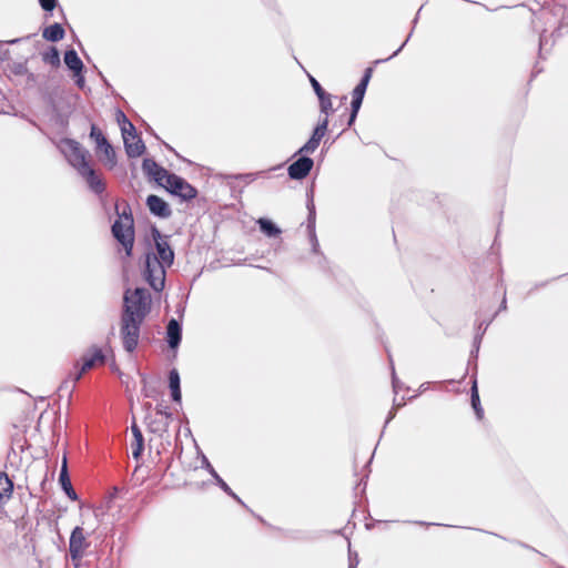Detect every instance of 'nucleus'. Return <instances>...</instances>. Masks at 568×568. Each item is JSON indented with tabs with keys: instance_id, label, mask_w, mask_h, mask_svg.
Returning a JSON list of instances; mask_svg holds the SVG:
<instances>
[{
	"instance_id": "nucleus-36",
	"label": "nucleus",
	"mask_w": 568,
	"mask_h": 568,
	"mask_svg": "<svg viewBox=\"0 0 568 568\" xmlns=\"http://www.w3.org/2000/svg\"><path fill=\"white\" fill-rule=\"evenodd\" d=\"M21 39H13V40H9V41H0V62H3L8 59L9 57V50L4 48V44L6 43H9V44H14V43H18Z\"/></svg>"
},
{
	"instance_id": "nucleus-41",
	"label": "nucleus",
	"mask_w": 568,
	"mask_h": 568,
	"mask_svg": "<svg viewBox=\"0 0 568 568\" xmlns=\"http://www.w3.org/2000/svg\"><path fill=\"white\" fill-rule=\"evenodd\" d=\"M363 98H358V97H352V102H351V111L352 112H356L358 113L361 106H362V103H363Z\"/></svg>"
},
{
	"instance_id": "nucleus-54",
	"label": "nucleus",
	"mask_w": 568,
	"mask_h": 568,
	"mask_svg": "<svg viewBox=\"0 0 568 568\" xmlns=\"http://www.w3.org/2000/svg\"><path fill=\"white\" fill-rule=\"evenodd\" d=\"M404 405V402L403 399L402 400H397L396 398H394V407H402Z\"/></svg>"
},
{
	"instance_id": "nucleus-26",
	"label": "nucleus",
	"mask_w": 568,
	"mask_h": 568,
	"mask_svg": "<svg viewBox=\"0 0 568 568\" xmlns=\"http://www.w3.org/2000/svg\"><path fill=\"white\" fill-rule=\"evenodd\" d=\"M13 490V483L4 471L0 473V501L9 498Z\"/></svg>"
},
{
	"instance_id": "nucleus-21",
	"label": "nucleus",
	"mask_w": 568,
	"mask_h": 568,
	"mask_svg": "<svg viewBox=\"0 0 568 568\" xmlns=\"http://www.w3.org/2000/svg\"><path fill=\"white\" fill-rule=\"evenodd\" d=\"M148 420V429L150 433H153L155 435H159L160 437H163V435L168 432L170 423L166 419L162 418H151L150 416L146 417Z\"/></svg>"
},
{
	"instance_id": "nucleus-53",
	"label": "nucleus",
	"mask_w": 568,
	"mask_h": 568,
	"mask_svg": "<svg viewBox=\"0 0 568 568\" xmlns=\"http://www.w3.org/2000/svg\"><path fill=\"white\" fill-rule=\"evenodd\" d=\"M545 39H546V38H545V34H544V33H542V34H540V37H539V50H540V51H541V48H542V45H544V43H545Z\"/></svg>"
},
{
	"instance_id": "nucleus-25",
	"label": "nucleus",
	"mask_w": 568,
	"mask_h": 568,
	"mask_svg": "<svg viewBox=\"0 0 568 568\" xmlns=\"http://www.w3.org/2000/svg\"><path fill=\"white\" fill-rule=\"evenodd\" d=\"M470 402H471V406L475 410V414L477 416L478 419H481L483 418V415H484V409L480 405V399H479V394H478V388H477V381L474 379L473 381V385H471V388H470Z\"/></svg>"
},
{
	"instance_id": "nucleus-59",
	"label": "nucleus",
	"mask_w": 568,
	"mask_h": 568,
	"mask_svg": "<svg viewBox=\"0 0 568 568\" xmlns=\"http://www.w3.org/2000/svg\"><path fill=\"white\" fill-rule=\"evenodd\" d=\"M346 100H347V97H346V95H344V97H342V98H341V101H342V102H344V101H346Z\"/></svg>"
},
{
	"instance_id": "nucleus-2",
	"label": "nucleus",
	"mask_w": 568,
	"mask_h": 568,
	"mask_svg": "<svg viewBox=\"0 0 568 568\" xmlns=\"http://www.w3.org/2000/svg\"><path fill=\"white\" fill-rule=\"evenodd\" d=\"M123 302L122 314H131L134 318L144 321L150 312L151 295L143 287H136L133 292L126 290Z\"/></svg>"
},
{
	"instance_id": "nucleus-46",
	"label": "nucleus",
	"mask_w": 568,
	"mask_h": 568,
	"mask_svg": "<svg viewBox=\"0 0 568 568\" xmlns=\"http://www.w3.org/2000/svg\"><path fill=\"white\" fill-rule=\"evenodd\" d=\"M115 209H116V213H118V215H119V219H118V220H121V221H123V222H126V216L129 217V210L126 209V204L124 205V207H123V210H122V212H121V213L119 212V207H118V205L115 206Z\"/></svg>"
},
{
	"instance_id": "nucleus-5",
	"label": "nucleus",
	"mask_w": 568,
	"mask_h": 568,
	"mask_svg": "<svg viewBox=\"0 0 568 568\" xmlns=\"http://www.w3.org/2000/svg\"><path fill=\"white\" fill-rule=\"evenodd\" d=\"M89 136L95 143V153L100 161L109 169L114 168L116 164L115 151L101 129L94 123L91 124Z\"/></svg>"
},
{
	"instance_id": "nucleus-28",
	"label": "nucleus",
	"mask_w": 568,
	"mask_h": 568,
	"mask_svg": "<svg viewBox=\"0 0 568 568\" xmlns=\"http://www.w3.org/2000/svg\"><path fill=\"white\" fill-rule=\"evenodd\" d=\"M215 485H217L225 494H227L230 497H232L236 503L242 505L243 507L247 508V506L244 504V501L232 490V488L224 481V479L217 475L214 478Z\"/></svg>"
},
{
	"instance_id": "nucleus-35",
	"label": "nucleus",
	"mask_w": 568,
	"mask_h": 568,
	"mask_svg": "<svg viewBox=\"0 0 568 568\" xmlns=\"http://www.w3.org/2000/svg\"><path fill=\"white\" fill-rule=\"evenodd\" d=\"M155 415L158 418L166 419L169 423L172 419V413L169 410L168 407H164L162 405H158L155 407Z\"/></svg>"
},
{
	"instance_id": "nucleus-11",
	"label": "nucleus",
	"mask_w": 568,
	"mask_h": 568,
	"mask_svg": "<svg viewBox=\"0 0 568 568\" xmlns=\"http://www.w3.org/2000/svg\"><path fill=\"white\" fill-rule=\"evenodd\" d=\"M150 213L159 219H169L172 215V210L168 202L155 194H150L145 200Z\"/></svg>"
},
{
	"instance_id": "nucleus-49",
	"label": "nucleus",
	"mask_w": 568,
	"mask_h": 568,
	"mask_svg": "<svg viewBox=\"0 0 568 568\" xmlns=\"http://www.w3.org/2000/svg\"><path fill=\"white\" fill-rule=\"evenodd\" d=\"M357 114L358 113H356V112L354 113V112L351 111L349 118H348V122H347V126H352L353 125V123L355 122V120L357 118Z\"/></svg>"
},
{
	"instance_id": "nucleus-10",
	"label": "nucleus",
	"mask_w": 568,
	"mask_h": 568,
	"mask_svg": "<svg viewBox=\"0 0 568 568\" xmlns=\"http://www.w3.org/2000/svg\"><path fill=\"white\" fill-rule=\"evenodd\" d=\"M291 163L287 168V174L292 180H303L305 179L314 166V161L312 158L307 155H302Z\"/></svg>"
},
{
	"instance_id": "nucleus-13",
	"label": "nucleus",
	"mask_w": 568,
	"mask_h": 568,
	"mask_svg": "<svg viewBox=\"0 0 568 568\" xmlns=\"http://www.w3.org/2000/svg\"><path fill=\"white\" fill-rule=\"evenodd\" d=\"M79 174L85 180L89 189L93 193L100 195L105 191V182L91 165L80 171Z\"/></svg>"
},
{
	"instance_id": "nucleus-7",
	"label": "nucleus",
	"mask_w": 568,
	"mask_h": 568,
	"mask_svg": "<svg viewBox=\"0 0 568 568\" xmlns=\"http://www.w3.org/2000/svg\"><path fill=\"white\" fill-rule=\"evenodd\" d=\"M84 529L80 526L73 528L69 540V555L75 568L80 566L84 551L89 548Z\"/></svg>"
},
{
	"instance_id": "nucleus-1",
	"label": "nucleus",
	"mask_w": 568,
	"mask_h": 568,
	"mask_svg": "<svg viewBox=\"0 0 568 568\" xmlns=\"http://www.w3.org/2000/svg\"><path fill=\"white\" fill-rule=\"evenodd\" d=\"M155 253H146L143 277L155 292L165 286L166 268L174 262V251L169 244V236L163 235L156 226L151 227Z\"/></svg>"
},
{
	"instance_id": "nucleus-3",
	"label": "nucleus",
	"mask_w": 568,
	"mask_h": 568,
	"mask_svg": "<svg viewBox=\"0 0 568 568\" xmlns=\"http://www.w3.org/2000/svg\"><path fill=\"white\" fill-rule=\"evenodd\" d=\"M59 149L65 156L68 163L74 168L78 173L90 166V153L78 141L64 138L60 141Z\"/></svg>"
},
{
	"instance_id": "nucleus-24",
	"label": "nucleus",
	"mask_w": 568,
	"mask_h": 568,
	"mask_svg": "<svg viewBox=\"0 0 568 568\" xmlns=\"http://www.w3.org/2000/svg\"><path fill=\"white\" fill-rule=\"evenodd\" d=\"M372 74H373V69L372 68H367L364 71V74H363L362 79L359 80L357 85L354 88L352 95L364 99L367 85H368L369 80L372 78Z\"/></svg>"
},
{
	"instance_id": "nucleus-18",
	"label": "nucleus",
	"mask_w": 568,
	"mask_h": 568,
	"mask_svg": "<svg viewBox=\"0 0 568 568\" xmlns=\"http://www.w3.org/2000/svg\"><path fill=\"white\" fill-rule=\"evenodd\" d=\"M64 64L72 73L83 72L84 64L82 60L79 58L77 51L74 49H68L64 52Z\"/></svg>"
},
{
	"instance_id": "nucleus-19",
	"label": "nucleus",
	"mask_w": 568,
	"mask_h": 568,
	"mask_svg": "<svg viewBox=\"0 0 568 568\" xmlns=\"http://www.w3.org/2000/svg\"><path fill=\"white\" fill-rule=\"evenodd\" d=\"M118 121L121 125L123 142H126V140L129 141V139L136 138L138 133L135 126L128 120L125 114L121 111L119 112Z\"/></svg>"
},
{
	"instance_id": "nucleus-52",
	"label": "nucleus",
	"mask_w": 568,
	"mask_h": 568,
	"mask_svg": "<svg viewBox=\"0 0 568 568\" xmlns=\"http://www.w3.org/2000/svg\"><path fill=\"white\" fill-rule=\"evenodd\" d=\"M490 322H491V320H490L489 322H485V321L480 322V323L478 324V326H477V331H476V332H483V331H484L485 325H486V324H488V325H489V324H490Z\"/></svg>"
},
{
	"instance_id": "nucleus-30",
	"label": "nucleus",
	"mask_w": 568,
	"mask_h": 568,
	"mask_svg": "<svg viewBox=\"0 0 568 568\" xmlns=\"http://www.w3.org/2000/svg\"><path fill=\"white\" fill-rule=\"evenodd\" d=\"M320 101V111L321 113H324L327 118L334 113L333 104H332V95L329 93H325L322 97L318 98Z\"/></svg>"
},
{
	"instance_id": "nucleus-48",
	"label": "nucleus",
	"mask_w": 568,
	"mask_h": 568,
	"mask_svg": "<svg viewBox=\"0 0 568 568\" xmlns=\"http://www.w3.org/2000/svg\"><path fill=\"white\" fill-rule=\"evenodd\" d=\"M395 415H396V408H395V407H393V408L390 409V412L388 413V416H387V418H386V420H385L384 428H385V427H386V425H387V424H388V423H389V422L395 417Z\"/></svg>"
},
{
	"instance_id": "nucleus-34",
	"label": "nucleus",
	"mask_w": 568,
	"mask_h": 568,
	"mask_svg": "<svg viewBox=\"0 0 568 568\" xmlns=\"http://www.w3.org/2000/svg\"><path fill=\"white\" fill-rule=\"evenodd\" d=\"M318 143L310 138L307 142L298 149L296 154L306 155L308 153H313L318 148Z\"/></svg>"
},
{
	"instance_id": "nucleus-33",
	"label": "nucleus",
	"mask_w": 568,
	"mask_h": 568,
	"mask_svg": "<svg viewBox=\"0 0 568 568\" xmlns=\"http://www.w3.org/2000/svg\"><path fill=\"white\" fill-rule=\"evenodd\" d=\"M158 168L159 164L153 159L146 158L142 162V170L149 176H152V174L156 171Z\"/></svg>"
},
{
	"instance_id": "nucleus-44",
	"label": "nucleus",
	"mask_w": 568,
	"mask_h": 568,
	"mask_svg": "<svg viewBox=\"0 0 568 568\" xmlns=\"http://www.w3.org/2000/svg\"><path fill=\"white\" fill-rule=\"evenodd\" d=\"M74 82L78 88L83 89L85 84V79L83 72L73 73Z\"/></svg>"
},
{
	"instance_id": "nucleus-12",
	"label": "nucleus",
	"mask_w": 568,
	"mask_h": 568,
	"mask_svg": "<svg viewBox=\"0 0 568 568\" xmlns=\"http://www.w3.org/2000/svg\"><path fill=\"white\" fill-rule=\"evenodd\" d=\"M82 366L81 368L73 375V382H78L81 379L82 375L92 369L97 363L103 364L105 361V356L100 348H93V352L89 355H84L82 357Z\"/></svg>"
},
{
	"instance_id": "nucleus-16",
	"label": "nucleus",
	"mask_w": 568,
	"mask_h": 568,
	"mask_svg": "<svg viewBox=\"0 0 568 568\" xmlns=\"http://www.w3.org/2000/svg\"><path fill=\"white\" fill-rule=\"evenodd\" d=\"M131 432H132V435L134 437V440L131 444L132 457L135 460H139L140 457L142 456L143 450H144V437H143V434H142L140 427L136 425L135 422H133L132 425H131Z\"/></svg>"
},
{
	"instance_id": "nucleus-42",
	"label": "nucleus",
	"mask_w": 568,
	"mask_h": 568,
	"mask_svg": "<svg viewBox=\"0 0 568 568\" xmlns=\"http://www.w3.org/2000/svg\"><path fill=\"white\" fill-rule=\"evenodd\" d=\"M257 175L258 173L237 174L235 175V179L243 180L245 183H251L256 179Z\"/></svg>"
},
{
	"instance_id": "nucleus-15",
	"label": "nucleus",
	"mask_w": 568,
	"mask_h": 568,
	"mask_svg": "<svg viewBox=\"0 0 568 568\" xmlns=\"http://www.w3.org/2000/svg\"><path fill=\"white\" fill-rule=\"evenodd\" d=\"M59 483H60L63 491L67 494V496L71 500H77L78 499V495L74 491V489L72 487V484H71V480H70V477H69L68 463H67V457L65 456L63 457V460H62V465H61V469H60V474H59Z\"/></svg>"
},
{
	"instance_id": "nucleus-55",
	"label": "nucleus",
	"mask_w": 568,
	"mask_h": 568,
	"mask_svg": "<svg viewBox=\"0 0 568 568\" xmlns=\"http://www.w3.org/2000/svg\"><path fill=\"white\" fill-rule=\"evenodd\" d=\"M414 524L420 525V526H429L430 525L429 523H426V521H414Z\"/></svg>"
},
{
	"instance_id": "nucleus-4",
	"label": "nucleus",
	"mask_w": 568,
	"mask_h": 568,
	"mask_svg": "<svg viewBox=\"0 0 568 568\" xmlns=\"http://www.w3.org/2000/svg\"><path fill=\"white\" fill-rule=\"evenodd\" d=\"M126 209L129 210V217L126 216V222L115 220L112 224L111 231L113 237L123 246L126 256H131L134 244V225L131 207L128 203Z\"/></svg>"
},
{
	"instance_id": "nucleus-50",
	"label": "nucleus",
	"mask_w": 568,
	"mask_h": 568,
	"mask_svg": "<svg viewBox=\"0 0 568 568\" xmlns=\"http://www.w3.org/2000/svg\"><path fill=\"white\" fill-rule=\"evenodd\" d=\"M506 308H507V300H506V296L504 295L503 301L499 305L498 312L505 311Z\"/></svg>"
},
{
	"instance_id": "nucleus-9",
	"label": "nucleus",
	"mask_w": 568,
	"mask_h": 568,
	"mask_svg": "<svg viewBox=\"0 0 568 568\" xmlns=\"http://www.w3.org/2000/svg\"><path fill=\"white\" fill-rule=\"evenodd\" d=\"M307 195V202H306V209L308 212L307 215V233L308 239L312 245V252L315 254L320 253V243L316 236L315 232V222H316V211H315V204H314V196L313 191L306 193Z\"/></svg>"
},
{
	"instance_id": "nucleus-47",
	"label": "nucleus",
	"mask_w": 568,
	"mask_h": 568,
	"mask_svg": "<svg viewBox=\"0 0 568 568\" xmlns=\"http://www.w3.org/2000/svg\"><path fill=\"white\" fill-rule=\"evenodd\" d=\"M358 565L357 555L355 554L354 557H352V554L349 552V566L348 568H356Z\"/></svg>"
},
{
	"instance_id": "nucleus-31",
	"label": "nucleus",
	"mask_w": 568,
	"mask_h": 568,
	"mask_svg": "<svg viewBox=\"0 0 568 568\" xmlns=\"http://www.w3.org/2000/svg\"><path fill=\"white\" fill-rule=\"evenodd\" d=\"M173 173L169 172L164 168L160 166L156 169V171L152 174V179L160 185L165 187V184L169 183L170 176Z\"/></svg>"
},
{
	"instance_id": "nucleus-56",
	"label": "nucleus",
	"mask_w": 568,
	"mask_h": 568,
	"mask_svg": "<svg viewBox=\"0 0 568 568\" xmlns=\"http://www.w3.org/2000/svg\"><path fill=\"white\" fill-rule=\"evenodd\" d=\"M518 544H519L521 547H524V548L531 549V550L536 551L532 547H530V546H528V545H526V544H524V542H518Z\"/></svg>"
},
{
	"instance_id": "nucleus-51",
	"label": "nucleus",
	"mask_w": 568,
	"mask_h": 568,
	"mask_svg": "<svg viewBox=\"0 0 568 568\" xmlns=\"http://www.w3.org/2000/svg\"><path fill=\"white\" fill-rule=\"evenodd\" d=\"M24 71H26V67H24L23 64H21V63H20V64H18V65L16 67V70H14V72H16L17 74H22Z\"/></svg>"
},
{
	"instance_id": "nucleus-32",
	"label": "nucleus",
	"mask_w": 568,
	"mask_h": 568,
	"mask_svg": "<svg viewBox=\"0 0 568 568\" xmlns=\"http://www.w3.org/2000/svg\"><path fill=\"white\" fill-rule=\"evenodd\" d=\"M487 327H488V324L485 325L483 332H476V334H475L474 342H473V351L470 353V356L474 357V358H477V355H478V352H479V347H480V343H481V338H483Z\"/></svg>"
},
{
	"instance_id": "nucleus-27",
	"label": "nucleus",
	"mask_w": 568,
	"mask_h": 568,
	"mask_svg": "<svg viewBox=\"0 0 568 568\" xmlns=\"http://www.w3.org/2000/svg\"><path fill=\"white\" fill-rule=\"evenodd\" d=\"M42 60L44 63L58 68L61 63L59 50L55 47H50L49 50L42 53Z\"/></svg>"
},
{
	"instance_id": "nucleus-23",
	"label": "nucleus",
	"mask_w": 568,
	"mask_h": 568,
	"mask_svg": "<svg viewBox=\"0 0 568 568\" xmlns=\"http://www.w3.org/2000/svg\"><path fill=\"white\" fill-rule=\"evenodd\" d=\"M262 233L268 237H275L281 234V229L271 220L262 217L257 221Z\"/></svg>"
},
{
	"instance_id": "nucleus-29",
	"label": "nucleus",
	"mask_w": 568,
	"mask_h": 568,
	"mask_svg": "<svg viewBox=\"0 0 568 568\" xmlns=\"http://www.w3.org/2000/svg\"><path fill=\"white\" fill-rule=\"evenodd\" d=\"M328 119L327 118H324L322 119L318 124L314 128L313 130V133L311 135V138L316 142V143H321V140L324 138V135L326 134L327 132V128H328Z\"/></svg>"
},
{
	"instance_id": "nucleus-39",
	"label": "nucleus",
	"mask_w": 568,
	"mask_h": 568,
	"mask_svg": "<svg viewBox=\"0 0 568 568\" xmlns=\"http://www.w3.org/2000/svg\"><path fill=\"white\" fill-rule=\"evenodd\" d=\"M202 468L206 469L213 479L219 475L205 455H202Z\"/></svg>"
},
{
	"instance_id": "nucleus-22",
	"label": "nucleus",
	"mask_w": 568,
	"mask_h": 568,
	"mask_svg": "<svg viewBox=\"0 0 568 568\" xmlns=\"http://www.w3.org/2000/svg\"><path fill=\"white\" fill-rule=\"evenodd\" d=\"M64 29L63 27L55 22L49 27H47L43 32H42V37L47 40V41H50V42H58L60 40L63 39L64 37Z\"/></svg>"
},
{
	"instance_id": "nucleus-58",
	"label": "nucleus",
	"mask_w": 568,
	"mask_h": 568,
	"mask_svg": "<svg viewBox=\"0 0 568 568\" xmlns=\"http://www.w3.org/2000/svg\"><path fill=\"white\" fill-rule=\"evenodd\" d=\"M140 376L142 378V382L145 383L146 382V376L144 374H141V373H140Z\"/></svg>"
},
{
	"instance_id": "nucleus-40",
	"label": "nucleus",
	"mask_w": 568,
	"mask_h": 568,
	"mask_svg": "<svg viewBox=\"0 0 568 568\" xmlns=\"http://www.w3.org/2000/svg\"><path fill=\"white\" fill-rule=\"evenodd\" d=\"M39 3L44 11L51 12L57 7L58 1L57 0H39Z\"/></svg>"
},
{
	"instance_id": "nucleus-17",
	"label": "nucleus",
	"mask_w": 568,
	"mask_h": 568,
	"mask_svg": "<svg viewBox=\"0 0 568 568\" xmlns=\"http://www.w3.org/2000/svg\"><path fill=\"white\" fill-rule=\"evenodd\" d=\"M169 387L171 390L172 400L181 404L182 394H181V378L176 368H172L169 372Z\"/></svg>"
},
{
	"instance_id": "nucleus-20",
	"label": "nucleus",
	"mask_w": 568,
	"mask_h": 568,
	"mask_svg": "<svg viewBox=\"0 0 568 568\" xmlns=\"http://www.w3.org/2000/svg\"><path fill=\"white\" fill-rule=\"evenodd\" d=\"M134 142L131 139L124 142V149L129 158H139L145 152V144L140 136L136 135Z\"/></svg>"
},
{
	"instance_id": "nucleus-14",
	"label": "nucleus",
	"mask_w": 568,
	"mask_h": 568,
	"mask_svg": "<svg viewBox=\"0 0 568 568\" xmlns=\"http://www.w3.org/2000/svg\"><path fill=\"white\" fill-rule=\"evenodd\" d=\"M182 341V326L176 318H171L166 325V342L170 348L175 349Z\"/></svg>"
},
{
	"instance_id": "nucleus-57",
	"label": "nucleus",
	"mask_w": 568,
	"mask_h": 568,
	"mask_svg": "<svg viewBox=\"0 0 568 568\" xmlns=\"http://www.w3.org/2000/svg\"><path fill=\"white\" fill-rule=\"evenodd\" d=\"M418 14H419V12H417V14H416L415 19L413 20V24H414V26H415V24L417 23V21H418Z\"/></svg>"
},
{
	"instance_id": "nucleus-38",
	"label": "nucleus",
	"mask_w": 568,
	"mask_h": 568,
	"mask_svg": "<svg viewBox=\"0 0 568 568\" xmlns=\"http://www.w3.org/2000/svg\"><path fill=\"white\" fill-rule=\"evenodd\" d=\"M310 82L312 84V88L317 95V98L322 97L326 93V91L323 89V87L320 84V82L312 75H310Z\"/></svg>"
},
{
	"instance_id": "nucleus-43",
	"label": "nucleus",
	"mask_w": 568,
	"mask_h": 568,
	"mask_svg": "<svg viewBox=\"0 0 568 568\" xmlns=\"http://www.w3.org/2000/svg\"><path fill=\"white\" fill-rule=\"evenodd\" d=\"M412 37V32L408 34V37L406 38V40L403 42V44L392 54L389 55L388 58L384 59V60H377L376 63H379V62H385V61H388L390 60L392 58L396 57L402 50L403 48L406 45V43L408 42V40L410 39Z\"/></svg>"
},
{
	"instance_id": "nucleus-8",
	"label": "nucleus",
	"mask_w": 568,
	"mask_h": 568,
	"mask_svg": "<svg viewBox=\"0 0 568 568\" xmlns=\"http://www.w3.org/2000/svg\"><path fill=\"white\" fill-rule=\"evenodd\" d=\"M165 189L169 193L185 202L195 199L197 195V190L178 174H172L170 176L169 183L165 184Z\"/></svg>"
},
{
	"instance_id": "nucleus-6",
	"label": "nucleus",
	"mask_w": 568,
	"mask_h": 568,
	"mask_svg": "<svg viewBox=\"0 0 568 568\" xmlns=\"http://www.w3.org/2000/svg\"><path fill=\"white\" fill-rule=\"evenodd\" d=\"M142 323L143 321L134 318L131 314L121 315V337L123 347L129 353H132L138 346Z\"/></svg>"
},
{
	"instance_id": "nucleus-45",
	"label": "nucleus",
	"mask_w": 568,
	"mask_h": 568,
	"mask_svg": "<svg viewBox=\"0 0 568 568\" xmlns=\"http://www.w3.org/2000/svg\"><path fill=\"white\" fill-rule=\"evenodd\" d=\"M392 384H393V389H394L395 394H397L402 387V384L398 381V378L396 377L394 367H392Z\"/></svg>"
},
{
	"instance_id": "nucleus-37",
	"label": "nucleus",
	"mask_w": 568,
	"mask_h": 568,
	"mask_svg": "<svg viewBox=\"0 0 568 568\" xmlns=\"http://www.w3.org/2000/svg\"><path fill=\"white\" fill-rule=\"evenodd\" d=\"M75 383L77 382H73V377L71 379H65L61 383L60 387H59V392L60 393H68L69 395H71L72 390L74 389V386H75Z\"/></svg>"
}]
</instances>
